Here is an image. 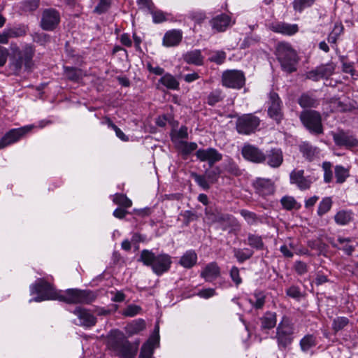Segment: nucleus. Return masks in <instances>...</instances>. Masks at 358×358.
I'll return each mask as SVG.
<instances>
[{
  "label": "nucleus",
  "instance_id": "nucleus-9",
  "mask_svg": "<svg viewBox=\"0 0 358 358\" xmlns=\"http://www.w3.org/2000/svg\"><path fill=\"white\" fill-rule=\"evenodd\" d=\"M60 14L55 8H46L42 11L40 26L43 30L54 31L60 23Z\"/></svg>",
  "mask_w": 358,
  "mask_h": 358
},
{
  "label": "nucleus",
  "instance_id": "nucleus-48",
  "mask_svg": "<svg viewBox=\"0 0 358 358\" xmlns=\"http://www.w3.org/2000/svg\"><path fill=\"white\" fill-rule=\"evenodd\" d=\"M248 244L256 249H262L264 247L262 237L255 234H249Z\"/></svg>",
  "mask_w": 358,
  "mask_h": 358
},
{
  "label": "nucleus",
  "instance_id": "nucleus-32",
  "mask_svg": "<svg viewBox=\"0 0 358 358\" xmlns=\"http://www.w3.org/2000/svg\"><path fill=\"white\" fill-rule=\"evenodd\" d=\"M197 261V255L194 251H188L184 254L180 259V264L183 267L189 268L194 266Z\"/></svg>",
  "mask_w": 358,
  "mask_h": 358
},
{
  "label": "nucleus",
  "instance_id": "nucleus-47",
  "mask_svg": "<svg viewBox=\"0 0 358 358\" xmlns=\"http://www.w3.org/2000/svg\"><path fill=\"white\" fill-rule=\"evenodd\" d=\"M191 176L195 180L198 185L205 189L210 188L209 181L208 180L206 174L204 176L199 175L196 173H191Z\"/></svg>",
  "mask_w": 358,
  "mask_h": 358
},
{
  "label": "nucleus",
  "instance_id": "nucleus-39",
  "mask_svg": "<svg viewBox=\"0 0 358 358\" xmlns=\"http://www.w3.org/2000/svg\"><path fill=\"white\" fill-rule=\"evenodd\" d=\"M52 285L43 278L38 279L33 286L34 291H52Z\"/></svg>",
  "mask_w": 358,
  "mask_h": 358
},
{
  "label": "nucleus",
  "instance_id": "nucleus-26",
  "mask_svg": "<svg viewBox=\"0 0 358 358\" xmlns=\"http://www.w3.org/2000/svg\"><path fill=\"white\" fill-rule=\"evenodd\" d=\"M283 162V156L281 150L273 148L268 155V164L273 168L279 167Z\"/></svg>",
  "mask_w": 358,
  "mask_h": 358
},
{
  "label": "nucleus",
  "instance_id": "nucleus-45",
  "mask_svg": "<svg viewBox=\"0 0 358 358\" xmlns=\"http://www.w3.org/2000/svg\"><path fill=\"white\" fill-rule=\"evenodd\" d=\"M113 202L117 205L122 206L124 208H129L131 206L132 203L126 195L122 194H116L113 197Z\"/></svg>",
  "mask_w": 358,
  "mask_h": 358
},
{
  "label": "nucleus",
  "instance_id": "nucleus-46",
  "mask_svg": "<svg viewBox=\"0 0 358 358\" xmlns=\"http://www.w3.org/2000/svg\"><path fill=\"white\" fill-rule=\"evenodd\" d=\"M348 323V318L345 317H337L333 321L332 328L335 331H338L346 327Z\"/></svg>",
  "mask_w": 358,
  "mask_h": 358
},
{
  "label": "nucleus",
  "instance_id": "nucleus-64",
  "mask_svg": "<svg viewBox=\"0 0 358 358\" xmlns=\"http://www.w3.org/2000/svg\"><path fill=\"white\" fill-rule=\"evenodd\" d=\"M127 213V211L126 210L118 208L113 212V215L117 218L122 219L125 217Z\"/></svg>",
  "mask_w": 358,
  "mask_h": 358
},
{
  "label": "nucleus",
  "instance_id": "nucleus-18",
  "mask_svg": "<svg viewBox=\"0 0 358 358\" xmlns=\"http://www.w3.org/2000/svg\"><path fill=\"white\" fill-rule=\"evenodd\" d=\"M159 345V335L151 336L148 341L142 345L138 358H154V350Z\"/></svg>",
  "mask_w": 358,
  "mask_h": 358
},
{
  "label": "nucleus",
  "instance_id": "nucleus-12",
  "mask_svg": "<svg viewBox=\"0 0 358 358\" xmlns=\"http://www.w3.org/2000/svg\"><path fill=\"white\" fill-rule=\"evenodd\" d=\"M243 157L255 163H263L266 161V155L258 148L250 145L245 144L241 150Z\"/></svg>",
  "mask_w": 358,
  "mask_h": 358
},
{
  "label": "nucleus",
  "instance_id": "nucleus-40",
  "mask_svg": "<svg viewBox=\"0 0 358 358\" xmlns=\"http://www.w3.org/2000/svg\"><path fill=\"white\" fill-rule=\"evenodd\" d=\"M334 219L337 224L344 225L348 224L351 220L352 217L350 213L341 210L336 213Z\"/></svg>",
  "mask_w": 358,
  "mask_h": 358
},
{
  "label": "nucleus",
  "instance_id": "nucleus-50",
  "mask_svg": "<svg viewBox=\"0 0 358 358\" xmlns=\"http://www.w3.org/2000/svg\"><path fill=\"white\" fill-rule=\"evenodd\" d=\"M315 0H294L293 7L296 11L301 12L306 7L310 6Z\"/></svg>",
  "mask_w": 358,
  "mask_h": 358
},
{
  "label": "nucleus",
  "instance_id": "nucleus-42",
  "mask_svg": "<svg viewBox=\"0 0 358 358\" xmlns=\"http://www.w3.org/2000/svg\"><path fill=\"white\" fill-rule=\"evenodd\" d=\"M221 171L219 167H214L212 169H207L205 171L206 176L210 183H215L217 181Z\"/></svg>",
  "mask_w": 358,
  "mask_h": 358
},
{
  "label": "nucleus",
  "instance_id": "nucleus-24",
  "mask_svg": "<svg viewBox=\"0 0 358 358\" xmlns=\"http://www.w3.org/2000/svg\"><path fill=\"white\" fill-rule=\"evenodd\" d=\"M182 40V32L179 30H172L166 33L163 43L166 46H175Z\"/></svg>",
  "mask_w": 358,
  "mask_h": 358
},
{
  "label": "nucleus",
  "instance_id": "nucleus-5",
  "mask_svg": "<svg viewBox=\"0 0 358 358\" xmlns=\"http://www.w3.org/2000/svg\"><path fill=\"white\" fill-rule=\"evenodd\" d=\"M34 55V50L31 46H27L22 51L17 48L14 50L10 59V69L15 73H18L23 64L27 69H30L33 64L32 58Z\"/></svg>",
  "mask_w": 358,
  "mask_h": 358
},
{
  "label": "nucleus",
  "instance_id": "nucleus-35",
  "mask_svg": "<svg viewBox=\"0 0 358 358\" xmlns=\"http://www.w3.org/2000/svg\"><path fill=\"white\" fill-rule=\"evenodd\" d=\"M159 82L167 88L171 90H177L179 87V83L173 76L170 74H166L162 76L160 78Z\"/></svg>",
  "mask_w": 358,
  "mask_h": 358
},
{
  "label": "nucleus",
  "instance_id": "nucleus-4",
  "mask_svg": "<svg viewBox=\"0 0 358 358\" xmlns=\"http://www.w3.org/2000/svg\"><path fill=\"white\" fill-rule=\"evenodd\" d=\"M294 324L287 317H283L276 329L275 338L280 350H284L292 343Z\"/></svg>",
  "mask_w": 358,
  "mask_h": 358
},
{
  "label": "nucleus",
  "instance_id": "nucleus-49",
  "mask_svg": "<svg viewBox=\"0 0 358 358\" xmlns=\"http://www.w3.org/2000/svg\"><path fill=\"white\" fill-rule=\"evenodd\" d=\"M39 6V0H24L22 3V9L25 12H32Z\"/></svg>",
  "mask_w": 358,
  "mask_h": 358
},
{
  "label": "nucleus",
  "instance_id": "nucleus-29",
  "mask_svg": "<svg viewBox=\"0 0 358 358\" xmlns=\"http://www.w3.org/2000/svg\"><path fill=\"white\" fill-rule=\"evenodd\" d=\"M299 150L303 156L309 161H312L318 153V149L307 142H303L299 145Z\"/></svg>",
  "mask_w": 358,
  "mask_h": 358
},
{
  "label": "nucleus",
  "instance_id": "nucleus-43",
  "mask_svg": "<svg viewBox=\"0 0 358 358\" xmlns=\"http://www.w3.org/2000/svg\"><path fill=\"white\" fill-rule=\"evenodd\" d=\"M331 205H332V201H331V198L326 197V198L323 199L322 201L320 202L319 207H318V210H317L318 215L320 216H322L324 214H325L326 213H327L331 209Z\"/></svg>",
  "mask_w": 358,
  "mask_h": 358
},
{
  "label": "nucleus",
  "instance_id": "nucleus-54",
  "mask_svg": "<svg viewBox=\"0 0 358 358\" xmlns=\"http://www.w3.org/2000/svg\"><path fill=\"white\" fill-rule=\"evenodd\" d=\"M221 100L222 96L220 91L213 92L208 96V103L210 106L215 105Z\"/></svg>",
  "mask_w": 358,
  "mask_h": 358
},
{
  "label": "nucleus",
  "instance_id": "nucleus-21",
  "mask_svg": "<svg viewBox=\"0 0 358 358\" xmlns=\"http://www.w3.org/2000/svg\"><path fill=\"white\" fill-rule=\"evenodd\" d=\"M120 358H134L136 354L137 349L128 341H123L115 347Z\"/></svg>",
  "mask_w": 358,
  "mask_h": 358
},
{
  "label": "nucleus",
  "instance_id": "nucleus-34",
  "mask_svg": "<svg viewBox=\"0 0 358 358\" xmlns=\"http://www.w3.org/2000/svg\"><path fill=\"white\" fill-rule=\"evenodd\" d=\"M178 149L182 155L187 157L192 152L197 148V145L195 143H188L186 141H180L178 143Z\"/></svg>",
  "mask_w": 358,
  "mask_h": 358
},
{
  "label": "nucleus",
  "instance_id": "nucleus-14",
  "mask_svg": "<svg viewBox=\"0 0 358 358\" xmlns=\"http://www.w3.org/2000/svg\"><path fill=\"white\" fill-rule=\"evenodd\" d=\"M335 70V65L333 63L321 65L315 69L308 71L306 78L309 80L317 81L321 78H328Z\"/></svg>",
  "mask_w": 358,
  "mask_h": 358
},
{
  "label": "nucleus",
  "instance_id": "nucleus-36",
  "mask_svg": "<svg viewBox=\"0 0 358 358\" xmlns=\"http://www.w3.org/2000/svg\"><path fill=\"white\" fill-rule=\"evenodd\" d=\"M280 202L283 208L287 210L299 209L300 208V205L298 204L292 196H285L281 199Z\"/></svg>",
  "mask_w": 358,
  "mask_h": 358
},
{
  "label": "nucleus",
  "instance_id": "nucleus-2",
  "mask_svg": "<svg viewBox=\"0 0 358 358\" xmlns=\"http://www.w3.org/2000/svg\"><path fill=\"white\" fill-rule=\"evenodd\" d=\"M138 261L142 262L146 266H151L157 275H162L169 271L171 264L169 255L166 254L155 255V253L148 250L141 251Z\"/></svg>",
  "mask_w": 358,
  "mask_h": 358
},
{
  "label": "nucleus",
  "instance_id": "nucleus-30",
  "mask_svg": "<svg viewBox=\"0 0 358 358\" xmlns=\"http://www.w3.org/2000/svg\"><path fill=\"white\" fill-rule=\"evenodd\" d=\"M317 345V339L314 335L307 334L299 342L301 350L303 352H308Z\"/></svg>",
  "mask_w": 358,
  "mask_h": 358
},
{
  "label": "nucleus",
  "instance_id": "nucleus-11",
  "mask_svg": "<svg viewBox=\"0 0 358 358\" xmlns=\"http://www.w3.org/2000/svg\"><path fill=\"white\" fill-rule=\"evenodd\" d=\"M32 127L27 126L10 130L0 139V149L17 141L25 134L29 133Z\"/></svg>",
  "mask_w": 358,
  "mask_h": 358
},
{
  "label": "nucleus",
  "instance_id": "nucleus-7",
  "mask_svg": "<svg viewBox=\"0 0 358 358\" xmlns=\"http://www.w3.org/2000/svg\"><path fill=\"white\" fill-rule=\"evenodd\" d=\"M260 124V120L253 114H245L238 117L236 128L239 134L249 135L255 133Z\"/></svg>",
  "mask_w": 358,
  "mask_h": 358
},
{
  "label": "nucleus",
  "instance_id": "nucleus-13",
  "mask_svg": "<svg viewBox=\"0 0 358 358\" xmlns=\"http://www.w3.org/2000/svg\"><path fill=\"white\" fill-rule=\"evenodd\" d=\"M332 136L334 143L338 146L345 147L348 149L358 147V139L343 130L334 132Z\"/></svg>",
  "mask_w": 358,
  "mask_h": 358
},
{
  "label": "nucleus",
  "instance_id": "nucleus-62",
  "mask_svg": "<svg viewBox=\"0 0 358 358\" xmlns=\"http://www.w3.org/2000/svg\"><path fill=\"white\" fill-rule=\"evenodd\" d=\"M183 217L186 219V224H188L191 220L197 219L196 215L191 210L185 211Z\"/></svg>",
  "mask_w": 358,
  "mask_h": 358
},
{
  "label": "nucleus",
  "instance_id": "nucleus-3",
  "mask_svg": "<svg viewBox=\"0 0 358 358\" xmlns=\"http://www.w3.org/2000/svg\"><path fill=\"white\" fill-rule=\"evenodd\" d=\"M275 54L283 71L287 73L296 71V66L299 59L296 52L290 44L285 42L278 43Z\"/></svg>",
  "mask_w": 358,
  "mask_h": 358
},
{
  "label": "nucleus",
  "instance_id": "nucleus-57",
  "mask_svg": "<svg viewBox=\"0 0 358 358\" xmlns=\"http://www.w3.org/2000/svg\"><path fill=\"white\" fill-rule=\"evenodd\" d=\"M152 15L155 23H160L166 20L164 13L161 10L152 11Z\"/></svg>",
  "mask_w": 358,
  "mask_h": 358
},
{
  "label": "nucleus",
  "instance_id": "nucleus-53",
  "mask_svg": "<svg viewBox=\"0 0 358 358\" xmlns=\"http://www.w3.org/2000/svg\"><path fill=\"white\" fill-rule=\"evenodd\" d=\"M225 59L226 53L224 51H217L209 58V60L217 64H221L224 62Z\"/></svg>",
  "mask_w": 358,
  "mask_h": 358
},
{
  "label": "nucleus",
  "instance_id": "nucleus-52",
  "mask_svg": "<svg viewBox=\"0 0 358 358\" xmlns=\"http://www.w3.org/2000/svg\"><path fill=\"white\" fill-rule=\"evenodd\" d=\"M111 0H100L99 3L94 8V12L98 14L105 13L110 6Z\"/></svg>",
  "mask_w": 358,
  "mask_h": 358
},
{
  "label": "nucleus",
  "instance_id": "nucleus-58",
  "mask_svg": "<svg viewBox=\"0 0 358 358\" xmlns=\"http://www.w3.org/2000/svg\"><path fill=\"white\" fill-rule=\"evenodd\" d=\"M241 215L243 216L249 223H253L256 222L257 217L255 213L247 211V210H241Z\"/></svg>",
  "mask_w": 358,
  "mask_h": 358
},
{
  "label": "nucleus",
  "instance_id": "nucleus-27",
  "mask_svg": "<svg viewBox=\"0 0 358 358\" xmlns=\"http://www.w3.org/2000/svg\"><path fill=\"white\" fill-rule=\"evenodd\" d=\"M231 18L226 14H222L212 20V26L218 31H224L229 25Z\"/></svg>",
  "mask_w": 358,
  "mask_h": 358
},
{
  "label": "nucleus",
  "instance_id": "nucleus-63",
  "mask_svg": "<svg viewBox=\"0 0 358 358\" xmlns=\"http://www.w3.org/2000/svg\"><path fill=\"white\" fill-rule=\"evenodd\" d=\"M112 294L113 296L111 297V299L115 302H121L125 299V295L123 292H112Z\"/></svg>",
  "mask_w": 358,
  "mask_h": 358
},
{
  "label": "nucleus",
  "instance_id": "nucleus-25",
  "mask_svg": "<svg viewBox=\"0 0 358 358\" xmlns=\"http://www.w3.org/2000/svg\"><path fill=\"white\" fill-rule=\"evenodd\" d=\"M64 74L68 80L76 83L80 82L87 75L80 69L69 66L64 67Z\"/></svg>",
  "mask_w": 358,
  "mask_h": 358
},
{
  "label": "nucleus",
  "instance_id": "nucleus-51",
  "mask_svg": "<svg viewBox=\"0 0 358 358\" xmlns=\"http://www.w3.org/2000/svg\"><path fill=\"white\" fill-rule=\"evenodd\" d=\"M322 169L324 170V180L325 182H330L332 180L333 173L331 171V164L329 162H325L322 164Z\"/></svg>",
  "mask_w": 358,
  "mask_h": 358
},
{
  "label": "nucleus",
  "instance_id": "nucleus-33",
  "mask_svg": "<svg viewBox=\"0 0 358 358\" xmlns=\"http://www.w3.org/2000/svg\"><path fill=\"white\" fill-rule=\"evenodd\" d=\"M262 328L270 329L273 328L277 322L276 314L273 312L266 313L261 318Z\"/></svg>",
  "mask_w": 358,
  "mask_h": 358
},
{
  "label": "nucleus",
  "instance_id": "nucleus-16",
  "mask_svg": "<svg viewBox=\"0 0 358 358\" xmlns=\"http://www.w3.org/2000/svg\"><path fill=\"white\" fill-rule=\"evenodd\" d=\"M290 182L296 185L300 189L305 190L310 187L312 184L309 177L304 176L303 170H293L290 173Z\"/></svg>",
  "mask_w": 358,
  "mask_h": 358
},
{
  "label": "nucleus",
  "instance_id": "nucleus-20",
  "mask_svg": "<svg viewBox=\"0 0 358 358\" xmlns=\"http://www.w3.org/2000/svg\"><path fill=\"white\" fill-rule=\"evenodd\" d=\"M220 268L216 262H211L206 265L201 271V277L206 281H213L220 277Z\"/></svg>",
  "mask_w": 358,
  "mask_h": 358
},
{
  "label": "nucleus",
  "instance_id": "nucleus-41",
  "mask_svg": "<svg viewBox=\"0 0 358 358\" xmlns=\"http://www.w3.org/2000/svg\"><path fill=\"white\" fill-rule=\"evenodd\" d=\"M265 296L264 292H255L250 298V302L257 308H261L264 304Z\"/></svg>",
  "mask_w": 358,
  "mask_h": 358
},
{
  "label": "nucleus",
  "instance_id": "nucleus-17",
  "mask_svg": "<svg viewBox=\"0 0 358 358\" xmlns=\"http://www.w3.org/2000/svg\"><path fill=\"white\" fill-rule=\"evenodd\" d=\"M206 219L211 223L218 222L219 221H227L233 230L238 229V220L229 214L217 213L215 214L210 210H206Z\"/></svg>",
  "mask_w": 358,
  "mask_h": 358
},
{
  "label": "nucleus",
  "instance_id": "nucleus-56",
  "mask_svg": "<svg viewBox=\"0 0 358 358\" xmlns=\"http://www.w3.org/2000/svg\"><path fill=\"white\" fill-rule=\"evenodd\" d=\"M230 276L236 285H239L242 281L239 274V269L236 266L231 268Z\"/></svg>",
  "mask_w": 358,
  "mask_h": 358
},
{
  "label": "nucleus",
  "instance_id": "nucleus-1",
  "mask_svg": "<svg viewBox=\"0 0 358 358\" xmlns=\"http://www.w3.org/2000/svg\"><path fill=\"white\" fill-rule=\"evenodd\" d=\"M36 296L29 302L58 300L66 303H90L96 298V292H32Z\"/></svg>",
  "mask_w": 358,
  "mask_h": 358
},
{
  "label": "nucleus",
  "instance_id": "nucleus-10",
  "mask_svg": "<svg viewBox=\"0 0 358 358\" xmlns=\"http://www.w3.org/2000/svg\"><path fill=\"white\" fill-rule=\"evenodd\" d=\"M245 81L243 73L238 70L225 71L222 76V83L227 87L240 89L244 86Z\"/></svg>",
  "mask_w": 358,
  "mask_h": 358
},
{
  "label": "nucleus",
  "instance_id": "nucleus-8",
  "mask_svg": "<svg viewBox=\"0 0 358 358\" xmlns=\"http://www.w3.org/2000/svg\"><path fill=\"white\" fill-rule=\"evenodd\" d=\"M268 115L275 121L277 124H280L284 118L282 112V101L278 95L274 91H271L268 96Z\"/></svg>",
  "mask_w": 358,
  "mask_h": 358
},
{
  "label": "nucleus",
  "instance_id": "nucleus-60",
  "mask_svg": "<svg viewBox=\"0 0 358 358\" xmlns=\"http://www.w3.org/2000/svg\"><path fill=\"white\" fill-rule=\"evenodd\" d=\"M294 268L296 271L300 275L303 274L307 271L306 264L301 261L296 262Z\"/></svg>",
  "mask_w": 358,
  "mask_h": 358
},
{
  "label": "nucleus",
  "instance_id": "nucleus-22",
  "mask_svg": "<svg viewBox=\"0 0 358 358\" xmlns=\"http://www.w3.org/2000/svg\"><path fill=\"white\" fill-rule=\"evenodd\" d=\"M73 313L78 317L80 325L88 327L96 324V318L87 310L80 308H76Z\"/></svg>",
  "mask_w": 358,
  "mask_h": 358
},
{
  "label": "nucleus",
  "instance_id": "nucleus-19",
  "mask_svg": "<svg viewBox=\"0 0 358 358\" xmlns=\"http://www.w3.org/2000/svg\"><path fill=\"white\" fill-rule=\"evenodd\" d=\"M256 191L261 195H270L274 193V182L270 179L257 178L253 183Z\"/></svg>",
  "mask_w": 358,
  "mask_h": 358
},
{
  "label": "nucleus",
  "instance_id": "nucleus-6",
  "mask_svg": "<svg viewBox=\"0 0 358 358\" xmlns=\"http://www.w3.org/2000/svg\"><path fill=\"white\" fill-rule=\"evenodd\" d=\"M300 120L303 124L313 134H323V125L320 113L313 110H303L300 114Z\"/></svg>",
  "mask_w": 358,
  "mask_h": 358
},
{
  "label": "nucleus",
  "instance_id": "nucleus-44",
  "mask_svg": "<svg viewBox=\"0 0 358 358\" xmlns=\"http://www.w3.org/2000/svg\"><path fill=\"white\" fill-rule=\"evenodd\" d=\"M142 308L141 306L134 304H130L125 308L122 314L124 317H132L139 314Z\"/></svg>",
  "mask_w": 358,
  "mask_h": 358
},
{
  "label": "nucleus",
  "instance_id": "nucleus-59",
  "mask_svg": "<svg viewBox=\"0 0 358 358\" xmlns=\"http://www.w3.org/2000/svg\"><path fill=\"white\" fill-rule=\"evenodd\" d=\"M8 55V50L6 48L0 46V66H4L7 61Z\"/></svg>",
  "mask_w": 358,
  "mask_h": 358
},
{
  "label": "nucleus",
  "instance_id": "nucleus-61",
  "mask_svg": "<svg viewBox=\"0 0 358 358\" xmlns=\"http://www.w3.org/2000/svg\"><path fill=\"white\" fill-rule=\"evenodd\" d=\"M219 223L222 226V229L223 230H227L228 229L229 233L236 234L238 231H239L240 229H241V224L239 223L238 221V229H236V230H233L231 229L229 222H227V221H219Z\"/></svg>",
  "mask_w": 358,
  "mask_h": 358
},
{
  "label": "nucleus",
  "instance_id": "nucleus-38",
  "mask_svg": "<svg viewBox=\"0 0 358 358\" xmlns=\"http://www.w3.org/2000/svg\"><path fill=\"white\" fill-rule=\"evenodd\" d=\"M145 327V321L142 319H138L131 322L127 328L130 334H134L143 331Z\"/></svg>",
  "mask_w": 358,
  "mask_h": 358
},
{
  "label": "nucleus",
  "instance_id": "nucleus-31",
  "mask_svg": "<svg viewBox=\"0 0 358 358\" xmlns=\"http://www.w3.org/2000/svg\"><path fill=\"white\" fill-rule=\"evenodd\" d=\"M298 103L302 108H315L318 105L317 100L308 93H303L298 99Z\"/></svg>",
  "mask_w": 358,
  "mask_h": 358
},
{
  "label": "nucleus",
  "instance_id": "nucleus-15",
  "mask_svg": "<svg viewBox=\"0 0 358 358\" xmlns=\"http://www.w3.org/2000/svg\"><path fill=\"white\" fill-rule=\"evenodd\" d=\"M196 155L201 162H208L209 166L213 167L214 164L222 159V155L214 148L206 150L199 149L196 151Z\"/></svg>",
  "mask_w": 358,
  "mask_h": 358
},
{
  "label": "nucleus",
  "instance_id": "nucleus-28",
  "mask_svg": "<svg viewBox=\"0 0 358 358\" xmlns=\"http://www.w3.org/2000/svg\"><path fill=\"white\" fill-rule=\"evenodd\" d=\"M183 59L187 63L197 66L202 65L203 63V57L201 51L195 50L189 51L183 55Z\"/></svg>",
  "mask_w": 358,
  "mask_h": 358
},
{
  "label": "nucleus",
  "instance_id": "nucleus-23",
  "mask_svg": "<svg viewBox=\"0 0 358 358\" xmlns=\"http://www.w3.org/2000/svg\"><path fill=\"white\" fill-rule=\"evenodd\" d=\"M271 29L276 33L285 35H293L296 34L299 27L297 24H289L285 22H277L271 25Z\"/></svg>",
  "mask_w": 358,
  "mask_h": 358
},
{
  "label": "nucleus",
  "instance_id": "nucleus-37",
  "mask_svg": "<svg viewBox=\"0 0 358 358\" xmlns=\"http://www.w3.org/2000/svg\"><path fill=\"white\" fill-rule=\"evenodd\" d=\"M335 176L338 183H343L350 176L349 169L342 166H336L335 167Z\"/></svg>",
  "mask_w": 358,
  "mask_h": 358
},
{
  "label": "nucleus",
  "instance_id": "nucleus-55",
  "mask_svg": "<svg viewBox=\"0 0 358 358\" xmlns=\"http://www.w3.org/2000/svg\"><path fill=\"white\" fill-rule=\"evenodd\" d=\"M234 255L240 262H243L246 259H248L252 256V252L245 253L240 249H234Z\"/></svg>",
  "mask_w": 358,
  "mask_h": 358
}]
</instances>
